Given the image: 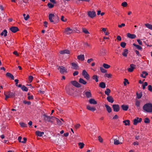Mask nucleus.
Segmentation results:
<instances>
[{
    "instance_id": "obj_1",
    "label": "nucleus",
    "mask_w": 152,
    "mask_h": 152,
    "mask_svg": "<svg viewBox=\"0 0 152 152\" xmlns=\"http://www.w3.org/2000/svg\"><path fill=\"white\" fill-rule=\"evenodd\" d=\"M143 110L146 112L151 113L152 112V104L148 103L145 104L143 107Z\"/></svg>"
},
{
    "instance_id": "obj_2",
    "label": "nucleus",
    "mask_w": 152,
    "mask_h": 152,
    "mask_svg": "<svg viewBox=\"0 0 152 152\" xmlns=\"http://www.w3.org/2000/svg\"><path fill=\"white\" fill-rule=\"evenodd\" d=\"M44 116V120L45 122H49L51 121V120H54V117L53 116H48L45 114L43 115Z\"/></svg>"
},
{
    "instance_id": "obj_3",
    "label": "nucleus",
    "mask_w": 152,
    "mask_h": 152,
    "mask_svg": "<svg viewBox=\"0 0 152 152\" xmlns=\"http://www.w3.org/2000/svg\"><path fill=\"white\" fill-rule=\"evenodd\" d=\"M82 74L84 77L87 80L90 79V76L85 70H83Z\"/></svg>"
},
{
    "instance_id": "obj_4",
    "label": "nucleus",
    "mask_w": 152,
    "mask_h": 152,
    "mask_svg": "<svg viewBox=\"0 0 152 152\" xmlns=\"http://www.w3.org/2000/svg\"><path fill=\"white\" fill-rule=\"evenodd\" d=\"M55 15L53 14L50 13L49 15V19L51 22L55 23V21L54 20Z\"/></svg>"
},
{
    "instance_id": "obj_5",
    "label": "nucleus",
    "mask_w": 152,
    "mask_h": 152,
    "mask_svg": "<svg viewBox=\"0 0 152 152\" xmlns=\"http://www.w3.org/2000/svg\"><path fill=\"white\" fill-rule=\"evenodd\" d=\"M112 107L114 111L117 112L119 110L120 107L118 104H113L112 105Z\"/></svg>"
},
{
    "instance_id": "obj_6",
    "label": "nucleus",
    "mask_w": 152,
    "mask_h": 152,
    "mask_svg": "<svg viewBox=\"0 0 152 152\" xmlns=\"http://www.w3.org/2000/svg\"><path fill=\"white\" fill-rule=\"evenodd\" d=\"M71 83L73 86L77 87L80 88L81 87V85L76 81H72Z\"/></svg>"
},
{
    "instance_id": "obj_7",
    "label": "nucleus",
    "mask_w": 152,
    "mask_h": 152,
    "mask_svg": "<svg viewBox=\"0 0 152 152\" xmlns=\"http://www.w3.org/2000/svg\"><path fill=\"white\" fill-rule=\"evenodd\" d=\"M58 70H60V72L63 73L66 72V69L63 66H59L58 68Z\"/></svg>"
},
{
    "instance_id": "obj_8",
    "label": "nucleus",
    "mask_w": 152,
    "mask_h": 152,
    "mask_svg": "<svg viewBox=\"0 0 152 152\" xmlns=\"http://www.w3.org/2000/svg\"><path fill=\"white\" fill-rule=\"evenodd\" d=\"M88 16L91 18H93L96 15L95 12L94 11H89L88 13Z\"/></svg>"
},
{
    "instance_id": "obj_9",
    "label": "nucleus",
    "mask_w": 152,
    "mask_h": 152,
    "mask_svg": "<svg viewBox=\"0 0 152 152\" xmlns=\"http://www.w3.org/2000/svg\"><path fill=\"white\" fill-rule=\"evenodd\" d=\"M142 120V119L141 118H139L138 117H137L134 120L133 124L134 125L137 124L138 123L140 122Z\"/></svg>"
},
{
    "instance_id": "obj_10",
    "label": "nucleus",
    "mask_w": 152,
    "mask_h": 152,
    "mask_svg": "<svg viewBox=\"0 0 152 152\" xmlns=\"http://www.w3.org/2000/svg\"><path fill=\"white\" fill-rule=\"evenodd\" d=\"M72 30L70 28L67 27L65 29L64 32L66 34L69 35L72 33Z\"/></svg>"
},
{
    "instance_id": "obj_11",
    "label": "nucleus",
    "mask_w": 152,
    "mask_h": 152,
    "mask_svg": "<svg viewBox=\"0 0 152 152\" xmlns=\"http://www.w3.org/2000/svg\"><path fill=\"white\" fill-rule=\"evenodd\" d=\"M15 94L14 93L10 92L8 94L5 95L6 98H5V99L7 100V99L9 98L12 97Z\"/></svg>"
},
{
    "instance_id": "obj_12",
    "label": "nucleus",
    "mask_w": 152,
    "mask_h": 152,
    "mask_svg": "<svg viewBox=\"0 0 152 152\" xmlns=\"http://www.w3.org/2000/svg\"><path fill=\"white\" fill-rule=\"evenodd\" d=\"M10 30L12 32L15 33L18 31L19 29L17 27L13 26L10 28Z\"/></svg>"
},
{
    "instance_id": "obj_13",
    "label": "nucleus",
    "mask_w": 152,
    "mask_h": 152,
    "mask_svg": "<svg viewBox=\"0 0 152 152\" xmlns=\"http://www.w3.org/2000/svg\"><path fill=\"white\" fill-rule=\"evenodd\" d=\"M135 66V65L133 64H130V67L128 69V71L130 72H132Z\"/></svg>"
},
{
    "instance_id": "obj_14",
    "label": "nucleus",
    "mask_w": 152,
    "mask_h": 152,
    "mask_svg": "<svg viewBox=\"0 0 152 152\" xmlns=\"http://www.w3.org/2000/svg\"><path fill=\"white\" fill-rule=\"evenodd\" d=\"M71 65L72 66V68L73 69L77 70L78 69V66L77 64L73 62L71 63Z\"/></svg>"
},
{
    "instance_id": "obj_15",
    "label": "nucleus",
    "mask_w": 152,
    "mask_h": 152,
    "mask_svg": "<svg viewBox=\"0 0 152 152\" xmlns=\"http://www.w3.org/2000/svg\"><path fill=\"white\" fill-rule=\"evenodd\" d=\"M107 101L110 103H113L114 102L113 99L111 96H108L107 97Z\"/></svg>"
},
{
    "instance_id": "obj_16",
    "label": "nucleus",
    "mask_w": 152,
    "mask_h": 152,
    "mask_svg": "<svg viewBox=\"0 0 152 152\" xmlns=\"http://www.w3.org/2000/svg\"><path fill=\"white\" fill-rule=\"evenodd\" d=\"M86 108L88 110L92 111H94L96 110V108L95 107H91L89 105L87 106Z\"/></svg>"
},
{
    "instance_id": "obj_17",
    "label": "nucleus",
    "mask_w": 152,
    "mask_h": 152,
    "mask_svg": "<svg viewBox=\"0 0 152 152\" xmlns=\"http://www.w3.org/2000/svg\"><path fill=\"white\" fill-rule=\"evenodd\" d=\"M127 36L129 38L132 39H133L136 37V36L134 34H131L129 33H128L127 34Z\"/></svg>"
},
{
    "instance_id": "obj_18",
    "label": "nucleus",
    "mask_w": 152,
    "mask_h": 152,
    "mask_svg": "<svg viewBox=\"0 0 152 152\" xmlns=\"http://www.w3.org/2000/svg\"><path fill=\"white\" fill-rule=\"evenodd\" d=\"M85 94L87 98H89L91 97L92 96L91 94L90 90L86 92H85Z\"/></svg>"
},
{
    "instance_id": "obj_19",
    "label": "nucleus",
    "mask_w": 152,
    "mask_h": 152,
    "mask_svg": "<svg viewBox=\"0 0 152 152\" xmlns=\"http://www.w3.org/2000/svg\"><path fill=\"white\" fill-rule=\"evenodd\" d=\"M89 102L90 104H97L96 101L94 99H90L89 100Z\"/></svg>"
},
{
    "instance_id": "obj_20",
    "label": "nucleus",
    "mask_w": 152,
    "mask_h": 152,
    "mask_svg": "<svg viewBox=\"0 0 152 152\" xmlns=\"http://www.w3.org/2000/svg\"><path fill=\"white\" fill-rule=\"evenodd\" d=\"M114 141V144L115 145L122 144V142H120L119 141L116 139H113V140Z\"/></svg>"
},
{
    "instance_id": "obj_21",
    "label": "nucleus",
    "mask_w": 152,
    "mask_h": 152,
    "mask_svg": "<svg viewBox=\"0 0 152 152\" xmlns=\"http://www.w3.org/2000/svg\"><path fill=\"white\" fill-rule=\"evenodd\" d=\"M105 106L106 110L109 113H110L112 111V109L110 106L107 104H105Z\"/></svg>"
},
{
    "instance_id": "obj_22",
    "label": "nucleus",
    "mask_w": 152,
    "mask_h": 152,
    "mask_svg": "<svg viewBox=\"0 0 152 152\" xmlns=\"http://www.w3.org/2000/svg\"><path fill=\"white\" fill-rule=\"evenodd\" d=\"M54 120H56L57 124L59 125H61L63 124V123L62 121H61L60 120L56 118H54Z\"/></svg>"
},
{
    "instance_id": "obj_23",
    "label": "nucleus",
    "mask_w": 152,
    "mask_h": 152,
    "mask_svg": "<svg viewBox=\"0 0 152 152\" xmlns=\"http://www.w3.org/2000/svg\"><path fill=\"white\" fill-rule=\"evenodd\" d=\"M6 76L9 77L12 80L14 79V77L13 75L9 72H7L6 74Z\"/></svg>"
},
{
    "instance_id": "obj_24",
    "label": "nucleus",
    "mask_w": 152,
    "mask_h": 152,
    "mask_svg": "<svg viewBox=\"0 0 152 152\" xmlns=\"http://www.w3.org/2000/svg\"><path fill=\"white\" fill-rule=\"evenodd\" d=\"M135 105H136L137 109L139 110L140 108V102L137 100H135Z\"/></svg>"
},
{
    "instance_id": "obj_25",
    "label": "nucleus",
    "mask_w": 152,
    "mask_h": 152,
    "mask_svg": "<svg viewBox=\"0 0 152 152\" xmlns=\"http://www.w3.org/2000/svg\"><path fill=\"white\" fill-rule=\"evenodd\" d=\"M36 134L38 136L41 137L44 134V132H40L39 131H37L36 132Z\"/></svg>"
},
{
    "instance_id": "obj_26",
    "label": "nucleus",
    "mask_w": 152,
    "mask_h": 152,
    "mask_svg": "<svg viewBox=\"0 0 152 152\" xmlns=\"http://www.w3.org/2000/svg\"><path fill=\"white\" fill-rule=\"evenodd\" d=\"M128 50L127 49H125L124 50V52L122 53V55L126 57L128 53Z\"/></svg>"
},
{
    "instance_id": "obj_27",
    "label": "nucleus",
    "mask_w": 152,
    "mask_h": 152,
    "mask_svg": "<svg viewBox=\"0 0 152 152\" xmlns=\"http://www.w3.org/2000/svg\"><path fill=\"white\" fill-rule=\"evenodd\" d=\"M60 53L61 54H64L65 53L69 54L70 53V51L67 50H65L60 51Z\"/></svg>"
},
{
    "instance_id": "obj_28",
    "label": "nucleus",
    "mask_w": 152,
    "mask_h": 152,
    "mask_svg": "<svg viewBox=\"0 0 152 152\" xmlns=\"http://www.w3.org/2000/svg\"><path fill=\"white\" fill-rule=\"evenodd\" d=\"M77 58L81 61H83L84 59V55H80L77 56Z\"/></svg>"
},
{
    "instance_id": "obj_29",
    "label": "nucleus",
    "mask_w": 152,
    "mask_h": 152,
    "mask_svg": "<svg viewBox=\"0 0 152 152\" xmlns=\"http://www.w3.org/2000/svg\"><path fill=\"white\" fill-rule=\"evenodd\" d=\"M148 75V73L145 71H143L142 72V74L141 75V76L143 78H145L146 76Z\"/></svg>"
},
{
    "instance_id": "obj_30",
    "label": "nucleus",
    "mask_w": 152,
    "mask_h": 152,
    "mask_svg": "<svg viewBox=\"0 0 152 152\" xmlns=\"http://www.w3.org/2000/svg\"><path fill=\"white\" fill-rule=\"evenodd\" d=\"M79 82L80 83H81L82 84H83V85L86 84L87 83V82L86 81H85L83 79L81 78H80L79 80Z\"/></svg>"
},
{
    "instance_id": "obj_31",
    "label": "nucleus",
    "mask_w": 152,
    "mask_h": 152,
    "mask_svg": "<svg viewBox=\"0 0 152 152\" xmlns=\"http://www.w3.org/2000/svg\"><path fill=\"white\" fill-rule=\"evenodd\" d=\"M99 86L102 88H104L106 87L105 84L103 82H101L99 84Z\"/></svg>"
},
{
    "instance_id": "obj_32",
    "label": "nucleus",
    "mask_w": 152,
    "mask_h": 152,
    "mask_svg": "<svg viewBox=\"0 0 152 152\" xmlns=\"http://www.w3.org/2000/svg\"><path fill=\"white\" fill-rule=\"evenodd\" d=\"M121 107L123 110L126 111L128 108V106L127 105H122L121 106Z\"/></svg>"
},
{
    "instance_id": "obj_33",
    "label": "nucleus",
    "mask_w": 152,
    "mask_h": 152,
    "mask_svg": "<svg viewBox=\"0 0 152 152\" xmlns=\"http://www.w3.org/2000/svg\"><path fill=\"white\" fill-rule=\"evenodd\" d=\"M7 30L4 29L1 34V36L4 35V37H6L7 35Z\"/></svg>"
},
{
    "instance_id": "obj_34",
    "label": "nucleus",
    "mask_w": 152,
    "mask_h": 152,
    "mask_svg": "<svg viewBox=\"0 0 152 152\" xmlns=\"http://www.w3.org/2000/svg\"><path fill=\"white\" fill-rule=\"evenodd\" d=\"M123 123L126 126L129 125H130V121L128 120L123 121Z\"/></svg>"
},
{
    "instance_id": "obj_35",
    "label": "nucleus",
    "mask_w": 152,
    "mask_h": 152,
    "mask_svg": "<svg viewBox=\"0 0 152 152\" xmlns=\"http://www.w3.org/2000/svg\"><path fill=\"white\" fill-rule=\"evenodd\" d=\"M145 26L148 28L152 30V25L148 23H146L145 24Z\"/></svg>"
},
{
    "instance_id": "obj_36",
    "label": "nucleus",
    "mask_w": 152,
    "mask_h": 152,
    "mask_svg": "<svg viewBox=\"0 0 152 152\" xmlns=\"http://www.w3.org/2000/svg\"><path fill=\"white\" fill-rule=\"evenodd\" d=\"M21 89L23 91H28V89L24 85H23L21 87Z\"/></svg>"
},
{
    "instance_id": "obj_37",
    "label": "nucleus",
    "mask_w": 152,
    "mask_h": 152,
    "mask_svg": "<svg viewBox=\"0 0 152 152\" xmlns=\"http://www.w3.org/2000/svg\"><path fill=\"white\" fill-rule=\"evenodd\" d=\"M92 78L93 80H95L96 82H98L99 81L98 77L96 75H94L92 77Z\"/></svg>"
},
{
    "instance_id": "obj_38",
    "label": "nucleus",
    "mask_w": 152,
    "mask_h": 152,
    "mask_svg": "<svg viewBox=\"0 0 152 152\" xmlns=\"http://www.w3.org/2000/svg\"><path fill=\"white\" fill-rule=\"evenodd\" d=\"M84 145V144L83 142H80L78 143V145L80 149L82 148L83 147Z\"/></svg>"
},
{
    "instance_id": "obj_39",
    "label": "nucleus",
    "mask_w": 152,
    "mask_h": 152,
    "mask_svg": "<svg viewBox=\"0 0 152 152\" xmlns=\"http://www.w3.org/2000/svg\"><path fill=\"white\" fill-rule=\"evenodd\" d=\"M102 31L104 32V33L106 35H108L109 33L108 32L106 31V28H102Z\"/></svg>"
},
{
    "instance_id": "obj_40",
    "label": "nucleus",
    "mask_w": 152,
    "mask_h": 152,
    "mask_svg": "<svg viewBox=\"0 0 152 152\" xmlns=\"http://www.w3.org/2000/svg\"><path fill=\"white\" fill-rule=\"evenodd\" d=\"M110 90L109 88H107L106 90L105 91V93L107 95L109 96V94L110 92Z\"/></svg>"
},
{
    "instance_id": "obj_41",
    "label": "nucleus",
    "mask_w": 152,
    "mask_h": 152,
    "mask_svg": "<svg viewBox=\"0 0 152 152\" xmlns=\"http://www.w3.org/2000/svg\"><path fill=\"white\" fill-rule=\"evenodd\" d=\"M23 16L24 17V19L26 20H27L29 18V16L28 15H27L26 16L25 14H23Z\"/></svg>"
},
{
    "instance_id": "obj_42",
    "label": "nucleus",
    "mask_w": 152,
    "mask_h": 152,
    "mask_svg": "<svg viewBox=\"0 0 152 152\" xmlns=\"http://www.w3.org/2000/svg\"><path fill=\"white\" fill-rule=\"evenodd\" d=\"M133 45L134 46L136 47L139 50H141L142 48L141 47L138 45H136L134 43L133 44Z\"/></svg>"
},
{
    "instance_id": "obj_43",
    "label": "nucleus",
    "mask_w": 152,
    "mask_h": 152,
    "mask_svg": "<svg viewBox=\"0 0 152 152\" xmlns=\"http://www.w3.org/2000/svg\"><path fill=\"white\" fill-rule=\"evenodd\" d=\"M103 66L106 69H108L110 67V66L109 65L104 63L103 64Z\"/></svg>"
},
{
    "instance_id": "obj_44",
    "label": "nucleus",
    "mask_w": 152,
    "mask_h": 152,
    "mask_svg": "<svg viewBox=\"0 0 152 152\" xmlns=\"http://www.w3.org/2000/svg\"><path fill=\"white\" fill-rule=\"evenodd\" d=\"M100 69L102 73H105L107 71V70L104 69L102 67H100Z\"/></svg>"
},
{
    "instance_id": "obj_45",
    "label": "nucleus",
    "mask_w": 152,
    "mask_h": 152,
    "mask_svg": "<svg viewBox=\"0 0 152 152\" xmlns=\"http://www.w3.org/2000/svg\"><path fill=\"white\" fill-rule=\"evenodd\" d=\"M136 95L137 96V97L138 99L142 97V94L141 93L138 94L137 93Z\"/></svg>"
},
{
    "instance_id": "obj_46",
    "label": "nucleus",
    "mask_w": 152,
    "mask_h": 152,
    "mask_svg": "<svg viewBox=\"0 0 152 152\" xmlns=\"http://www.w3.org/2000/svg\"><path fill=\"white\" fill-rule=\"evenodd\" d=\"M126 43L125 42H121V43L120 45L123 48H124L126 45Z\"/></svg>"
},
{
    "instance_id": "obj_47",
    "label": "nucleus",
    "mask_w": 152,
    "mask_h": 152,
    "mask_svg": "<svg viewBox=\"0 0 152 152\" xmlns=\"http://www.w3.org/2000/svg\"><path fill=\"white\" fill-rule=\"evenodd\" d=\"M83 32L85 34H89V33L88 32V31L86 28H83Z\"/></svg>"
},
{
    "instance_id": "obj_48",
    "label": "nucleus",
    "mask_w": 152,
    "mask_h": 152,
    "mask_svg": "<svg viewBox=\"0 0 152 152\" xmlns=\"http://www.w3.org/2000/svg\"><path fill=\"white\" fill-rule=\"evenodd\" d=\"M20 124L22 127H26L27 126V124L23 123H20Z\"/></svg>"
},
{
    "instance_id": "obj_49",
    "label": "nucleus",
    "mask_w": 152,
    "mask_h": 152,
    "mask_svg": "<svg viewBox=\"0 0 152 152\" xmlns=\"http://www.w3.org/2000/svg\"><path fill=\"white\" fill-rule=\"evenodd\" d=\"M148 85V83L147 82H145L144 84L142 85V89H144L145 88V87Z\"/></svg>"
},
{
    "instance_id": "obj_50",
    "label": "nucleus",
    "mask_w": 152,
    "mask_h": 152,
    "mask_svg": "<svg viewBox=\"0 0 152 152\" xmlns=\"http://www.w3.org/2000/svg\"><path fill=\"white\" fill-rule=\"evenodd\" d=\"M150 120L149 118H145L144 120V122L145 123H148L150 122Z\"/></svg>"
},
{
    "instance_id": "obj_51",
    "label": "nucleus",
    "mask_w": 152,
    "mask_h": 152,
    "mask_svg": "<svg viewBox=\"0 0 152 152\" xmlns=\"http://www.w3.org/2000/svg\"><path fill=\"white\" fill-rule=\"evenodd\" d=\"M58 20L59 18L57 16H55L54 20H56L55 21V23H57V21Z\"/></svg>"
},
{
    "instance_id": "obj_52",
    "label": "nucleus",
    "mask_w": 152,
    "mask_h": 152,
    "mask_svg": "<svg viewBox=\"0 0 152 152\" xmlns=\"http://www.w3.org/2000/svg\"><path fill=\"white\" fill-rule=\"evenodd\" d=\"M98 140L100 142H103V139L100 136H99L98 137Z\"/></svg>"
},
{
    "instance_id": "obj_53",
    "label": "nucleus",
    "mask_w": 152,
    "mask_h": 152,
    "mask_svg": "<svg viewBox=\"0 0 152 152\" xmlns=\"http://www.w3.org/2000/svg\"><path fill=\"white\" fill-rule=\"evenodd\" d=\"M127 5V4L126 2H123L121 4L122 6L124 7H126Z\"/></svg>"
},
{
    "instance_id": "obj_54",
    "label": "nucleus",
    "mask_w": 152,
    "mask_h": 152,
    "mask_svg": "<svg viewBox=\"0 0 152 152\" xmlns=\"http://www.w3.org/2000/svg\"><path fill=\"white\" fill-rule=\"evenodd\" d=\"M48 6L50 8H52L53 7V5L50 3H48Z\"/></svg>"
},
{
    "instance_id": "obj_55",
    "label": "nucleus",
    "mask_w": 152,
    "mask_h": 152,
    "mask_svg": "<svg viewBox=\"0 0 152 152\" xmlns=\"http://www.w3.org/2000/svg\"><path fill=\"white\" fill-rule=\"evenodd\" d=\"M112 75L110 74H106L105 75V76L108 78H110L111 77Z\"/></svg>"
},
{
    "instance_id": "obj_56",
    "label": "nucleus",
    "mask_w": 152,
    "mask_h": 152,
    "mask_svg": "<svg viewBox=\"0 0 152 152\" xmlns=\"http://www.w3.org/2000/svg\"><path fill=\"white\" fill-rule=\"evenodd\" d=\"M23 103L25 104H27L28 105H30L31 103L30 102L27 101H23Z\"/></svg>"
},
{
    "instance_id": "obj_57",
    "label": "nucleus",
    "mask_w": 152,
    "mask_h": 152,
    "mask_svg": "<svg viewBox=\"0 0 152 152\" xmlns=\"http://www.w3.org/2000/svg\"><path fill=\"white\" fill-rule=\"evenodd\" d=\"M148 89L151 91H152V87L151 85H149L148 86Z\"/></svg>"
},
{
    "instance_id": "obj_58",
    "label": "nucleus",
    "mask_w": 152,
    "mask_h": 152,
    "mask_svg": "<svg viewBox=\"0 0 152 152\" xmlns=\"http://www.w3.org/2000/svg\"><path fill=\"white\" fill-rule=\"evenodd\" d=\"M124 86H126V83H127L129 84V82H128V80L126 79H124Z\"/></svg>"
},
{
    "instance_id": "obj_59",
    "label": "nucleus",
    "mask_w": 152,
    "mask_h": 152,
    "mask_svg": "<svg viewBox=\"0 0 152 152\" xmlns=\"http://www.w3.org/2000/svg\"><path fill=\"white\" fill-rule=\"evenodd\" d=\"M33 77L32 76H29V78H28L29 81L30 82H31L33 80Z\"/></svg>"
},
{
    "instance_id": "obj_60",
    "label": "nucleus",
    "mask_w": 152,
    "mask_h": 152,
    "mask_svg": "<svg viewBox=\"0 0 152 152\" xmlns=\"http://www.w3.org/2000/svg\"><path fill=\"white\" fill-rule=\"evenodd\" d=\"M125 26V24L124 23H122L121 25H118V26L119 28H121L122 27H124Z\"/></svg>"
},
{
    "instance_id": "obj_61",
    "label": "nucleus",
    "mask_w": 152,
    "mask_h": 152,
    "mask_svg": "<svg viewBox=\"0 0 152 152\" xmlns=\"http://www.w3.org/2000/svg\"><path fill=\"white\" fill-rule=\"evenodd\" d=\"M84 45L85 46V47H90V45L87 42H85L84 43Z\"/></svg>"
},
{
    "instance_id": "obj_62",
    "label": "nucleus",
    "mask_w": 152,
    "mask_h": 152,
    "mask_svg": "<svg viewBox=\"0 0 152 152\" xmlns=\"http://www.w3.org/2000/svg\"><path fill=\"white\" fill-rule=\"evenodd\" d=\"M137 42H138L139 44L140 45H142V42L139 39H137Z\"/></svg>"
},
{
    "instance_id": "obj_63",
    "label": "nucleus",
    "mask_w": 152,
    "mask_h": 152,
    "mask_svg": "<svg viewBox=\"0 0 152 152\" xmlns=\"http://www.w3.org/2000/svg\"><path fill=\"white\" fill-rule=\"evenodd\" d=\"M27 140V139L26 137H24L23 138V140L21 141V142L22 143H25L26 142Z\"/></svg>"
},
{
    "instance_id": "obj_64",
    "label": "nucleus",
    "mask_w": 152,
    "mask_h": 152,
    "mask_svg": "<svg viewBox=\"0 0 152 152\" xmlns=\"http://www.w3.org/2000/svg\"><path fill=\"white\" fill-rule=\"evenodd\" d=\"M78 74V72L77 71H76L74 72V73H73V75L74 76H75L76 75H77Z\"/></svg>"
}]
</instances>
